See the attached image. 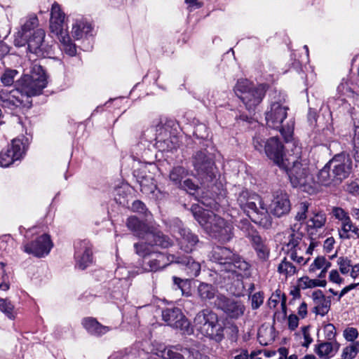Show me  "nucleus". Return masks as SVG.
<instances>
[{
	"mask_svg": "<svg viewBox=\"0 0 359 359\" xmlns=\"http://www.w3.org/2000/svg\"><path fill=\"white\" fill-rule=\"evenodd\" d=\"M208 257L210 261L218 264L220 272L237 277V287L232 292L237 296L241 295L244 290L242 278L250 275V264L243 257L224 247L213 248Z\"/></svg>",
	"mask_w": 359,
	"mask_h": 359,
	"instance_id": "f03ea898",
	"label": "nucleus"
},
{
	"mask_svg": "<svg viewBox=\"0 0 359 359\" xmlns=\"http://www.w3.org/2000/svg\"><path fill=\"white\" fill-rule=\"evenodd\" d=\"M38 25V18L36 15L29 17L27 20L22 25V31L18 34L21 37H28V33Z\"/></svg>",
	"mask_w": 359,
	"mask_h": 359,
	"instance_id": "f704fd0d",
	"label": "nucleus"
},
{
	"mask_svg": "<svg viewBox=\"0 0 359 359\" xmlns=\"http://www.w3.org/2000/svg\"><path fill=\"white\" fill-rule=\"evenodd\" d=\"M234 92L243 102L247 110L255 111L262 102L266 93L265 86H255L247 79L238 80L234 87Z\"/></svg>",
	"mask_w": 359,
	"mask_h": 359,
	"instance_id": "9d476101",
	"label": "nucleus"
},
{
	"mask_svg": "<svg viewBox=\"0 0 359 359\" xmlns=\"http://www.w3.org/2000/svg\"><path fill=\"white\" fill-rule=\"evenodd\" d=\"M92 26L83 20H77L73 25L72 34L76 39H81L87 36L92 31Z\"/></svg>",
	"mask_w": 359,
	"mask_h": 359,
	"instance_id": "c756f323",
	"label": "nucleus"
},
{
	"mask_svg": "<svg viewBox=\"0 0 359 359\" xmlns=\"http://www.w3.org/2000/svg\"><path fill=\"white\" fill-rule=\"evenodd\" d=\"M302 332L304 335V342L303 344L304 346L308 347L310 344L313 341V339L310 336V334L309 332V327H302Z\"/></svg>",
	"mask_w": 359,
	"mask_h": 359,
	"instance_id": "052dcab7",
	"label": "nucleus"
},
{
	"mask_svg": "<svg viewBox=\"0 0 359 359\" xmlns=\"http://www.w3.org/2000/svg\"><path fill=\"white\" fill-rule=\"evenodd\" d=\"M278 271L287 277L294 275L297 272V268L286 258H284L278 266Z\"/></svg>",
	"mask_w": 359,
	"mask_h": 359,
	"instance_id": "c9c22d12",
	"label": "nucleus"
},
{
	"mask_svg": "<svg viewBox=\"0 0 359 359\" xmlns=\"http://www.w3.org/2000/svg\"><path fill=\"white\" fill-rule=\"evenodd\" d=\"M151 174L149 172L148 168L146 165H142L140 168L134 170L133 175L136 178L137 182H140L144 179V177H147Z\"/></svg>",
	"mask_w": 359,
	"mask_h": 359,
	"instance_id": "c03bdc74",
	"label": "nucleus"
},
{
	"mask_svg": "<svg viewBox=\"0 0 359 359\" xmlns=\"http://www.w3.org/2000/svg\"><path fill=\"white\" fill-rule=\"evenodd\" d=\"M171 262L180 264L182 269L189 278L196 277L201 271V264L188 255H175L171 257Z\"/></svg>",
	"mask_w": 359,
	"mask_h": 359,
	"instance_id": "b1692460",
	"label": "nucleus"
},
{
	"mask_svg": "<svg viewBox=\"0 0 359 359\" xmlns=\"http://www.w3.org/2000/svg\"><path fill=\"white\" fill-rule=\"evenodd\" d=\"M312 298L315 304L313 311L316 315H320L322 316L326 315L330 309V297H325L323 292L318 290L313 292Z\"/></svg>",
	"mask_w": 359,
	"mask_h": 359,
	"instance_id": "bb28decb",
	"label": "nucleus"
},
{
	"mask_svg": "<svg viewBox=\"0 0 359 359\" xmlns=\"http://www.w3.org/2000/svg\"><path fill=\"white\" fill-rule=\"evenodd\" d=\"M353 225L351 218H346V220L341 222V230L345 233H349L351 231Z\"/></svg>",
	"mask_w": 359,
	"mask_h": 359,
	"instance_id": "e2e57ef3",
	"label": "nucleus"
},
{
	"mask_svg": "<svg viewBox=\"0 0 359 359\" xmlns=\"http://www.w3.org/2000/svg\"><path fill=\"white\" fill-rule=\"evenodd\" d=\"M356 346H359V341H356L353 345L345 347L343 350L341 357L344 359L354 358L358 352V349H356Z\"/></svg>",
	"mask_w": 359,
	"mask_h": 359,
	"instance_id": "79ce46f5",
	"label": "nucleus"
},
{
	"mask_svg": "<svg viewBox=\"0 0 359 359\" xmlns=\"http://www.w3.org/2000/svg\"><path fill=\"white\" fill-rule=\"evenodd\" d=\"M337 264L339 267V271L342 274H346L350 271V267L352 266L351 261L347 257H340L337 259Z\"/></svg>",
	"mask_w": 359,
	"mask_h": 359,
	"instance_id": "37998d69",
	"label": "nucleus"
},
{
	"mask_svg": "<svg viewBox=\"0 0 359 359\" xmlns=\"http://www.w3.org/2000/svg\"><path fill=\"white\" fill-rule=\"evenodd\" d=\"M144 239L146 240L145 243L149 245L151 249H153L152 247L154 245L167 248L173 244L172 241L168 236L159 231L149 230Z\"/></svg>",
	"mask_w": 359,
	"mask_h": 359,
	"instance_id": "a878e982",
	"label": "nucleus"
},
{
	"mask_svg": "<svg viewBox=\"0 0 359 359\" xmlns=\"http://www.w3.org/2000/svg\"><path fill=\"white\" fill-rule=\"evenodd\" d=\"M345 339L348 341H353L358 337V332L356 328L348 327L344 332Z\"/></svg>",
	"mask_w": 359,
	"mask_h": 359,
	"instance_id": "5fc2aeb1",
	"label": "nucleus"
},
{
	"mask_svg": "<svg viewBox=\"0 0 359 359\" xmlns=\"http://www.w3.org/2000/svg\"><path fill=\"white\" fill-rule=\"evenodd\" d=\"M318 279H310L308 277H302L299 279V286L302 289L318 287Z\"/></svg>",
	"mask_w": 359,
	"mask_h": 359,
	"instance_id": "49530a36",
	"label": "nucleus"
},
{
	"mask_svg": "<svg viewBox=\"0 0 359 359\" xmlns=\"http://www.w3.org/2000/svg\"><path fill=\"white\" fill-rule=\"evenodd\" d=\"M233 359H248V351H242V352L240 354L236 355Z\"/></svg>",
	"mask_w": 359,
	"mask_h": 359,
	"instance_id": "774afa93",
	"label": "nucleus"
},
{
	"mask_svg": "<svg viewBox=\"0 0 359 359\" xmlns=\"http://www.w3.org/2000/svg\"><path fill=\"white\" fill-rule=\"evenodd\" d=\"M237 203L252 222L265 229L271 227L272 218L259 195L242 190L237 198Z\"/></svg>",
	"mask_w": 359,
	"mask_h": 359,
	"instance_id": "20e7f679",
	"label": "nucleus"
},
{
	"mask_svg": "<svg viewBox=\"0 0 359 359\" xmlns=\"http://www.w3.org/2000/svg\"><path fill=\"white\" fill-rule=\"evenodd\" d=\"M140 187V191L145 194L154 193L156 189V184L154 177L151 175L147 177H144L142 180L138 182Z\"/></svg>",
	"mask_w": 359,
	"mask_h": 359,
	"instance_id": "72a5a7b5",
	"label": "nucleus"
},
{
	"mask_svg": "<svg viewBox=\"0 0 359 359\" xmlns=\"http://www.w3.org/2000/svg\"><path fill=\"white\" fill-rule=\"evenodd\" d=\"M324 332L325 338L329 340H333L335 338L336 336V328L334 326V325L329 323L325 325L324 327Z\"/></svg>",
	"mask_w": 359,
	"mask_h": 359,
	"instance_id": "864d4df0",
	"label": "nucleus"
},
{
	"mask_svg": "<svg viewBox=\"0 0 359 359\" xmlns=\"http://www.w3.org/2000/svg\"><path fill=\"white\" fill-rule=\"evenodd\" d=\"M283 294L280 290H276L275 293L272 294L268 301V304L270 308H275L281 302Z\"/></svg>",
	"mask_w": 359,
	"mask_h": 359,
	"instance_id": "603ef678",
	"label": "nucleus"
},
{
	"mask_svg": "<svg viewBox=\"0 0 359 359\" xmlns=\"http://www.w3.org/2000/svg\"><path fill=\"white\" fill-rule=\"evenodd\" d=\"M188 175V170L182 165L172 167L169 172L170 182L178 188L182 182V180Z\"/></svg>",
	"mask_w": 359,
	"mask_h": 359,
	"instance_id": "7c9ffc66",
	"label": "nucleus"
},
{
	"mask_svg": "<svg viewBox=\"0 0 359 359\" xmlns=\"http://www.w3.org/2000/svg\"><path fill=\"white\" fill-rule=\"evenodd\" d=\"M178 188L187 191L189 194H194L198 190V186L192 180L187 179L181 183Z\"/></svg>",
	"mask_w": 359,
	"mask_h": 359,
	"instance_id": "a19ab883",
	"label": "nucleus"
},
{
	"mask_svg": "<svg viewBox=\"0 0 359 359\" xmlns=\"http://www.w3.org/2000/svg\"><path fill=\"white\" fill-rule=\"evenodd\" d=\"M133 211L143 214L145 217H147L150 213L147 211L146 205L144 203L140 201H135L131 207Z\"/></svg>",
	"mask_w": 359,
	"mask_h": 359,
	"instance_id": "a18cd8bd",
	"label": "nucleus"
},
{
	"mask_svg": "<svg viewBox=\"0 0 359 359\" xmlns=\"http://www.w3.org/2000/svg\"><path fill=\"white\" fill-rule=\"evenodd\" d=\"M57 36L62 45L63 50L70 56L75 55L76 53V46L72 43L70 36L67 32L65 31L63 34H60Z\"/></svg>",
	"mask_w": 359,
	"mask_h": 359,
	"instance_id": "2f4dec72",
	"label": "nucleus"
},
{
	"mask_svg": "<svg viewBox=\"0 0 359 359\" xmlns=\"http://www.w3.org/2000/svg\"><path fill=\"white\" fill-rule=\"evenodd\" d=\"M193 333L208 337L217 342L224 338V328L219 323L217 315L210 309H203L195 316L193 322Z\"/></svg>",
	"mask_w": 359,
	"mask_h": 359,
	"instance_id": "0eeeda50",
	"label": "nucleus"
},
{
	"mask_svg": "<svg viewBox=\"0 0 359 359\" xmlns=\"http://www.w3.org/2000/svg\"><path fill=\"white\" fill-rule=\"evenodd\" d=\"M252 309H257L264 302V294L263 292H258L255 293L251 297Z\"/></svg>",
	"mask_w": 359,
	"mask_h": 359,
	"instance_id": "8fccbe9b",
	"label": "nucleus"
},
{
	"mask_svg": "<svg viewBox=\"0 0 359 359\" xmlns=\"http://www.w3.org/2000/svg\"><path fill=\"white\" fill-rule=\"evenodd\" d=\"M241 224V230L243 231L245 235L250 238L258 257L262 259H266L269 255V250L264 244L263 240L258 234V232L248 221L243 222Z\"/></svg>",
	"mask_w": 359,
	"mask_h": 359,
	"instance_id": "4be33fe9",
	"label": "nucleus"
},
{
	"mask_svg": "<svg viewBox=\"0 0 359 359\" xmlns=\"http://www.w3.org/2000/svg\"><path fill=\"white\" fill-rule=\"evenodd\" d=\"M333 351V345L331 342H323L315 348V352L320 358H328Z\"/></svg>",
	"mask_w": 359,
	"mask_h": 359,
	"instance_id": "58836bf2",
	"label": "nucleus"
},
{
	"mask_svg": "<svg viewBox=\"0 0 359 359\" xmlns=\"http://www.w3.org/2000/svg\"><path fill=\"white\" fill-rule=\"evenodd\" d=\"M325 263V258L324 257H318L315 259L313 262L311 264L309 270L315 271L317 269H323Z\"/></svg>",
	"mask_w": 359,
	"mask_h": 359,
	"instance_id": "6e6d98bb",
	"label": "nucleus"
},
{
	"mask_svg": "<svg viewBox=\"0 0 359 359\" xmlns=\"http://www.w3.org/2000/svg\"><path fill=\"white\" fill-rule=\"evenodd\" d=\"M299 325V318L296 315H290L288 317V327L291 330H294Z\"/></svg>",
	"mask_w": 359,
	"mask_h": 359,
	"instance_id": "bf43d9fd",
	"label": "nucleus"
},
{
	"mask_svg": "<svg viewBox=\"0 0 359 359\" xmlns=\"http://www.w3.org/2000/svg\"><path fill=\"white\" fill-rule=\"evenodd\" d=\"M18 75V72L17 70L6 69L1 76V82L5 86H11L13 84L14 81Z\"/></svg>",
	"mask_w": 359,
	"mask_h": 359,
	"instance_id": "4c0bfd02",
	"label": "nucleus"
},
{
	"mask_svg": "<svg viewBox=\"0 0 359 359\" xmlns=\"http://www.w3.org/2000/svg\"><path fill=\"white\" fill-rule=\"evenodd\" d=\"M26 146L22 140L16 138L12 140L6 150L0 153V166L8 167L14 161L20 160L25 154Z\"/></svg>",
	"mask_w": 359,
	"mask_h": 359,
	"instance_id": "dca6fc26",
	"label": "nucleus"
},
{
	"mask_svg": "<svg viewBox=\"0 0 359 359\" xmlns=\"http://www.w3.org/2000/svg\"><path fill=\"white\" fill-rule=\"evenodd\" d=\"M126 226L136 236L143 239L145 238L146 234L149 231L148 226L135 216L127 219Z\"/></svg>",
	"mask_w": 359,
	"mask_h": 359,
	"instance_id": "cd10ccee",
	"label": "nucleus"
},
{
	"mask_svg": "<svg viewBox=\"0 0 359 359\" xmlns=\"http://www.w3.org/2000/svg\"><path fill=\"white\" fill-rule=\"evenodd\" d=\"M173 283L177 286V287L181 290L182 294H184V288L188 285L187 280L182 279L180 278L173 276Z\"/></svg>",
	"mask_w": 359,
	"mask_h": 359,
	"instance_id": "4d7b16f0",
	"label": "nucleus"
},
{
	"mask_svg": "<svg viewBox=\"0 0 359 359\" xmlns=\"http://www.w3.org/2000/svg\"><path fill=\"white\" fill-rule=\"evenodd\" d=\"M253 144L256 150L262 152L264 151L266 156L272 160L279 168L285 166V158H288L285 152L283 143L278 137H271L266 141L259 136L253 139Z\"/></svg>",
	"mask_w": 359,
	"mask_h": 359,
	"instance_id": "f8f14e48",
	"label": "nucleus"
},
{
	"mask_svg": "<svg viewBox=\"0 0 359 359\" xmlns=\"http://www.w3.org/2000/svg\"><path fill=\"white\" fill-rule=\"evenodd\" d=\"M163 320L175 329L180 330L182 334H191L193 327L185 316L179 308H168L162 311Z\"/></svg>",
	"mask_w": 359,
	"mask_h": 359,
	"instance_id": "2eb2a0df",
	"label": "nucleus"
},
{
	"mask_svg": "<svg viewBox=\"0 0 359 359\" xmlns=\"http://www.w3.org/2000/svg\"><path fill=\"white\" fill-rule=\"evenodd\" d=\"M334 243H335V241L333 237L327 238L325 241L324 244H323L324 250L327 252H330L333 249Z\"/></svg>",
	"mask_w": 359,
	"mask_h": 359,
	"instance_id": "0e129e2a",
	"label": "nucleus"
},
{
	"mask_svg": "<svg viewBox=\"0 0 359 359\" xmlns=\"http://www.w3.org/2000/svg\"><path fill=\"white\" fill-rule=\"evenodd\" d=\"M14 306L7 299H0V311L5 313L9 318H14Z\"/></svg>",
	"mask_w": 359,
	"mask_h": 359,
	"instance_id": "ea45409f",
	"label": "nucleus"
},
{
	"mask_svg": "<svg viewBox=\"0 0 359 359\" xmlns=\"http://www.w3.org/2000/svg\"><path fill=\"white\" fill-rule=\"evenodd\" d=\"M285 166L280 168L285 170L293 187H302L312 181L309 162L306 159L290 155L285 158Z\"/></svg>",
	"mask_w": 359,
	"mask_h": 359,
	"instance_id": "6e6552de",
	"label": "nucleus"
},
{
	"mask_svg": "<svg viewBox=\"0 0 359 359\" xmlns=\"http://www.w3.org/2000/svg\"><path fill=\"white\" fill-rule=\"evenodd\" d=\"M309 210V204L306 202H302L299 204V210L295 216L297 221H304L306 218V213Z\"/></svg>",
	"mask_w": 359,
	"mask_h": 359,
	"instance_id": "09e8293b",
	"label": "nucleus"
},
{
	"mask_svg": "<svg viewBox=\"0 0 359 359\" xmlns=\"http://www.w3.org/2000/svg\"><path fill=\"white\" fill-rule=\"evenodd\" d=\"M82 325L89 333L97 336H101L110 330L109 327L102 325L93 318H84Z\"/></svg>",
	"mask_w": 359,
	"mask_h": 359,
	"instance_id": "c85d7f7f",
	"label": "nucleus"
},
{
	"mask_svg": "<svg viewBox=\"0 0 359 359\" xmlns=\"http://www.w3.org/2000/svg\"><path fill=\"white\" fill-rule=\"evenodd\" d=\"M298 314L302 318H305L307 314V304L302 302L298 308Z\"/></svg>",
	"mask_w": 359,
	"mask_h": 359,
	"instance_id": "69168bd1",
	"label": "nucleus"
},
{
	"mask_svg": "<svg viewBox=\"0 0 359 359\" xmlns=\"http://www.w3.org/2000/svg\"><path fill=\"white\" fill-rule=\"evenodd\" d=\"M74 257L76 267L84 270L93 262L91 245L88 240L77 241L75 243Z\"/></svg>",
	"mask_w": 359,
	"mask_h": 359,
	"instance_id": "aec40b11",
	"label": "nucleus"
},
{
	"mask_svg": "<svg viewBox=\"0 0 359 359\" xmlns=\"http://www.w3.org/2000/svg\"><path fill=\"white\" fill-rule=\"evenodd\" d=\"M329 278L330 281L337 284H340L343 281V279L340 277L339 272L335 269L332 270L330 272Z\"/></svg>",
	"mask_w": 359,
	"mask_h": 359,
	"instance_id": "680f3d73",
	"label": "nucleus"
},
{
	"mask_svg": "<svg viewBox=\"0 0 359 359\" xmlns=\"http://www.w3.org/2000/svg\"><path fill=\"white\" fill-rule=\"evenodd\" d=\"M352 170V161L348 154L342 152L336 154L318 175L320 182L325 186L332 183L338 184L347 178Z\"/></svg>",
	"mask_w": 359,
	"mask_h": 359,
	"instance_id": "39448f33",
	"label": "nucleus"
},
{
	"mask_svg": "<svg viewBox=\"0 0 359 359\" xmlns=\"http://www.w3.org/2000/svg\"><path fill=\"white\" fill-rule=\"evenodd\" d=\"M173 231L179 234L178 244L180 249L185 252L190 253L193 252L196 246L201 243L198 236L187 228L179 226Z\"/></svg>",
	"mask_w": 359,
	"mask_h": 359,
	"instance_id": "5701e85b",
	"label": "nucleus"
},
{
	"mask_svg": "<svg viewBox=\"0 0 359 359\" xmlns=\"http://www.w3.org/2000/svg\"><path fill=\"white\" fill-rule=\"evenodd\" d=\"M135 253L142 257V266L146 271L155 272L165 268L171 262L174 254L165 255L154 251L147 243L140 242L134 244Z\"/></svg>",
	"mask_w": 359,
	"mask_h": 359,
	"instance_id": "1a4fd4ad",
	"label": "nucleus"
},
{
	"mask_svg": "<svg viewBox=\"0 0 359 359\" xmlns=\"http://www.w3.org/2000/svg\"><path fill=\"white\" fill-rule=\"evenodd\" d=\"M170 125L167 123L164 125H158L156 128V136L155 145L161 151H172L177 147V139L171 137L169 131Z\"/></svg>",
	"mask_w": 359,
	"mask_h": 359,
	"instance_id": "6ab92c4d",
	"label": "nucleus"
},
{
	"mask_svg": "<svg viewBox=\"0 0 359 359\" xmlns=\"http://www.w3.org/2000/svg\"><path fill=\"white\" fill-rule=\"evenodd\" d=\"M65 14L62 11L61 6L57 2H54L51 6L50 29L51 32L59 35L64 33Z\"/></svg>",
	"mask_w": 359,
	"mask_h": 359,
	"instance_id": "393cba45",
	"label": "nucleus"
},
{
	"mask_svg": "<svg viewBox=\"0 0 359 359\" xmlns=\"http://www.w3.org/2000/svg\"><path fill=\"white\" fill-rule=\"evenodd\" d=\"M187 348L181 349V352L179 353L174 350H168V355L170 359H185V350Z\"/></svg>",
	"mask_w": 359,
	"mask_h": 359,
	"instance_id": "13d9d810",
	"label": "nucleus"
},
{
	"mask_svg": "<svg viewBox=\"0 0 359 359\" xmlns=\"http://www.w3.org/2000/svg\"><path fill=\"white\" fill-rule=\"evenodd\" d=\"M185 359H210L208 355H203L198 351L187 348L185 350Z\"/></svg>",
	"mask_w": 359,
	"mask_h": 359,
	"instance_id": "de8ad7c7",
	"label": "nucleus"
},
{
	"mask_svg": "<svg viewBox=\"0 0 359 359\" xmlns=\"http://www.w3.org/2000/svg\"><path fill=\"white\" fill-rule=\"evenodd\" d=\"M270 213L276 217L287 215L291 210V203L288 195L282 191H276L269 205Z\"/></svg>",
	"mask_w": 359,
	"mask_h": 359,
	"instance_id": "412c9836",
	"label": "nucleus"
},
{
	"mask_svg": "<svg viewBox=\"0 0 359 359\" xmlns=\"http://www.w3.org/2000/svg\"><path fill=\"white\" fill-rule=\"evenodd\" d=\"M332 215L333 216L340 220L341 222L346 219V218H349L350 217L347 214V212H345L344 209L339 207H334L332 209Z\"/></svg>",
	"mask_w": 359,
	"mask_h": 359,
	"instance_id": "3c124183",
	"label": "nucleus"
},
{
	"mask_svg": "<svg viewBox=\"0 0 359 359\" xmlns=\"http://www.w3.org/2000/svg\"><path fill=\"white\" fill-rule=\"evenodd\" d=\"M192 164L197 174L207 180L215 177V162L206 150L198 151L192 156Z\"/></svg>",
	"mask_w": 359,
	"mask_h": 359,
	"instance_id": "ddd939ff",
	"label": "nucleus"
},
{
	"mask_svg": "<svg viewBox=\"0 0 359 359\" xmlns=\"http://www.w3.org/2000/svg\"><path fill=\"white\" fill-rule=\"evenodd\" d=\"M216 293V288L210 284L201 283L198 287V294L202 300L212 299Z\"/></svg>",
	"mask_w": 359,
	"mask_h": 359,
	"instance_id": "473e14b6",
	"label": "nucleus"
},
{
	"mask_svg": "<svg viewBox=\"0 0 359 359\" xmlns=\"http://www.w3.org/2000/svg\"><path fill=\"white\" fill-rule=\"evenodd\" d=\"M326 222V215L323 212L314 213L308 222V226L310 228L320 229L323 227Z\"/></svg>",
	"mask_w": 359,
	"mask_h": 359,
	"instance_id": "e433bc0d",
	"label": "nucleus"
},
{
	"mask_svg": "<svg viewBox=\"0 0 359 359\" xmlns=\"http://www.w3.org/2000/svg\"><path fill=\"white\" fill-rule=\"evenodd\" d=\"M288 107L285 105L281 100L273 102L270 109L265 114L266 124L269 128L280 131L285 138L287 144L290 143L294 130L293 123L283 125V121L287 117Z\"/></svg>",
	"mask_w": 359,
	"mask_h": 359,
	"instance_id": "9b49d317",
	"label": "nucleus"
},
{
	"mask_svg": "<svg viewBox=\"0 0 359 359\" xmlns=\"http://www.w3.org/2000/svg\"><path fill=\"white\" fill-rule=\"evenodd\" d=\"M47 83V76L42 67L34 63L29 74H24L16 81L14 89L0 90L3 107H29L32 103L30 98L40 95Z\"/></svg>",
	"mask_w": 359,
	"mask_h": 359,
	"instance_id": "f257e3e1",
	"label": "nucleus"
},
{
	"mask_svg": "<svg viewBox=\"0 0 359 359\" xmlns=\"http://www.w3.org/2000/svg\"><path fill=\"white\" fill-rule=\"evenodd\" d=\"M53 243L48 234H43L35 241L24 245V251L37 257H43L48 255Z\"/></svg>",
	"mask_w": 359,
	"mask_h": 359,
	"instance_id": "a211bd4d",
	"label": "nucleus"
},
{
	"mask_svg": "<svg viewBox=\"0 0 359 359\" xmlns=\"http://www.w3.org/2000/svg\"><path fill=\"white\" fill-rule=\"evenodd\" d=\"M215 307L222 311L226 316L231 319H238L243 316L245 306L242 301L227 297L223 294H217L214 301Z\"/></svg>",
	"mask_w": 359,
	"mask_h": 359,
	"instance_id": "4468645a",
	"label": "nucleus"
},
{
	"mask_svg": "<svg viewBox=\"0 0 359 359\" xmlns=\"http://www.w3.org/2000/svg\"><path fill=\"white\" fill-rule=\"evenodd\" d=\"M192 212L196 220L211 236L223 242L231 240L233 236L231 224L210 210L193 206Z\"/></svg>",
	"mask_w": 359,
	"mask_h": 359,
	"instance_id": "7ed1b4c3",
	"label": "nucleus"
},
{
	"mask_svg": "<svg viewBox=\"0 0 359 359\" xmlns=\"http://www.w3.org/2000/svg\"><path fill=\"white\" fill-rule=\"evenodd\" d=\"M229 329L231 330V339L232 341H236L238 338V328L236 325H231Z\"/></svg>",
	"mask_w": 359,
	"mask_h": 359,
	"instance_id": "338daca9",
	"label": "nucleus"
},
{
	"mask_svg": "<svg viewBox=\"0 0 359 359\" xmlns=\"http://www.w3.org/2000/svg\"><path fill=\"white\" fill-rule=\"evenodd\" d=\"M45 37V32L42 29H37L34 32L32 35L28 37H22L21 41L15 39V44L18 46H23L25 43H27L29 52L34 53L37 56H45V46L43 44V39Z\"/></svg>",
	"mask_w": 359,
	"mask_h": 359,
	"instance_id": "f3484780",
	"label": "nucleus"
},
{
	"mask_svg": "<svg viewBox=\"0 0 359 359\" xmlns=\"http://www.w3.org/2000/svg\"><path fill=\"white\" fill-rule=\"evenodd\" d=\"M295 228L296 225L291 228L287 238L288 241L285 247L287 255L291 260L299 265H304L309 260V257L305 258L304 255L312 254L317 243Z\"/></svg>",
	"mask_w": 359,
	"mask_h": 359,
	"instance_id": "423d86ee",
	"label": "nucleus"
}]
</instances>
